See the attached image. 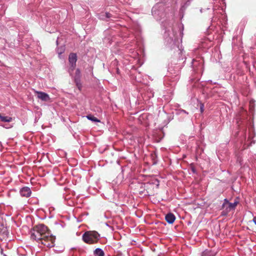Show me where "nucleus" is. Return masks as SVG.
I'll use <instances>...</instances> for the list:
<instances>
[{
    "mask_svg": "<svg viewBox=\"0 0 256 256\" xmlns=\"http://www.w3.org/2000/svg\"><path fill=\"white\" fill-rule=\"evenodd\" d=\"M20 194L22 196H25L28 198L30 196L32 192L30 189L28 187L26 186L22 188L20 190Z\"/></svg>",
    "mask_w": 256,
    "mask_h": 256,
    "instance_id": "423d86ee",
    "label": "nucleus"
},
{
    "mask_svg": "<svg viewBox=\"0 0 256 256\" xmlns=\"http://www.w3.org/2000/svg\"><path fill=\"white\" fill-rule=\"evenodd\" d=\"M86 118L88 120H90L94 122H100V120H98L96 117L94 116L93 115L88 114L86 116Z\"/></svg>",
    "mask_w": 256,
    "mask_h": 256,
    "instance_id": "9d476101",
    "label": "nucleus"
},
{
    "mask_svg": "<svg viewBox=\"0 0 256 256\" xmlns=\"http://www.w3.org/2000/svg\"><path fill=\"white\" fill-rule=\"evenodd\" d=\"M200 111L202 112H203V111L204 110V104H202L201 106H200Z\"/></svg>",
    "mask_w": 256,
    "mask_h": 256,
    "instance_id": "9b49d317",
    "label": "nucleus"
},
{
    "mask_svg": "<svg viewBox=\"0 0 256 256\" xmlns=\"http://www.w3.org/2000/svg\"><path fill=\"white\" fill-rule=\"evenodd\" d=\"M238 204V202L236 201L234 202V203H231L228 202L226 199H225L222 204V208L224 210L223 212H224V214H226L231 210H234Z\"/></svg>",
    "mask_w": 256,
    "mask_h": 256,
    "instance_id": "7ed1b4c3",
    "label": "nucleus"
},
{
    "mask_svg": "<svg viewBox=\"0 0 256 256\" xmlns=\"http://www.w3.org/2000/svg\"><path fill=\"white\" fill-rule=\"evenodd\" d=\"M253 220L255 224H256V217H254L253 218V220Z\"/></svg>",
    "mask_w": 256,
    "mask_h": 256,
    "instance_id": "4468645a",
    "label": "nucleus"
},
{
    "mask_svg": "<svg viewBox=\"0 0 256 256\" xmlns=\"http://www.w3.org/2000/svg\"><path fill=\"white\" fill-rule=\"evenodd\" d=\"M76 86L78 87V89L80 90L81 88V84H79L78 82H76Z\"/></svg>",
    "mask_w": 256,
    "mask_h": 256,
    "instance_id": "ddd939ff",
    "label": "nucleus"
},
{
    "mask_svg": "<svg viewBox=\"0 0 256 256\" xmlns=\"http://www.w3.org/2000/svg\"><path fill=\"white\" fill-rule=\"evenodd\" d=\"M36 93L38 94V98L43 101L48 102L50 100L49 96L44 92L36 91Z\"/></svg>",
    "mask_w": 256,
    "mask_h": 256,
    "instance_id": "39448f33",
    "label": "nucleus"
},
{
    "mask_svg": "<svg viewBox=\"0 0 256 256\" xmlns=\"http://www.w3.org/2000/svg\"><path fill=\"white\" fill-rule=\"evenodd\" d=\"M94 254L95 256H104V252L100 248H96L94 252Z\"/></svg>",
    "mask_w": 256,
    "mask_h": 256,
    "instance_id": "1a4fd4ad",
    "label": "nucleus"
},
{
    "mask_svg": "<svg viewBox=\"0 0 256 256\" xmlns=\"http://www.w3.org/2000/svg\"><path fill=\"white\" fill-rule=\"evenodd\" d=\"M68 61L70 65V70L73 71L76 66V62L77 61V56L75 53H70L68 57Z\"/></svg>",
    "mask_w": 256,
    "mask_h": 256,
    "instance_id": "20e7f679",
    "label": "nucleus"
},
{
    "mask_svg": "<svg viewBox=\"0 0 256 256\" xmlns=\"http://www.w3.org/2000/svg\"><path fill=\"white\" fill-rule=\"evenodd\" d=\"M166 220L169 224H172L175 220L176 217L172 213L168 214L165 217Z\"/></svg>",
    "mask_w": 256,
    "mask_h": 256,
    "instance_id": "0eeeda50",
    "label": "nucleus"
},
{
    "mask_svg": "<svg viewBox=\"0 0 256 256\" xmlns=\"http://www.w3.org/2000/svg\"><path fill=\"white\" fill-rule=\"evenodd\" d=\"M117 73H119V69L118 68H117Z\"/></svg>",
    "mask_w": 256,
    "mask_h": 256,
    "instance_id": "2eb2a0df",
    "label": "nucleus"
},
{
    "mask_svg": "<svg viewBox=\"0 0 256 256\" xmlns=\"http://www.w3.org/2000/svg\"><path fill=\"white\" fill-rule=\"evenodd\" d=\"M30 238L48 248L54 246L56 238L51 234L48 227L43 224L33 228L30 230Z\"/></svg>",
    "mask_w": 256,
    "mask_h": 256,
    "instance_id": "f257e3e1",
    "label": "nucleus"
},
{
    "mask_svg": "<svg viewBox=\"0 0 256 256\" xmlns=\"http://www.w3.org/2000/svg\"><path fill=\"white\" fill-rule=\"evenodd\" d=\"M100 234L96 231H88L83 234L84 241L88 244L96 243L99 240Z\"/></svg>",
    "mask_w": 256,
    "mask_h": 256,
    "instance_id": "f03ea898",
    "label": "nucleus"
},
{
    "mask_svg": "<svg viewBox=\"0 0 256 256\" xmlns=\"http://www.w3.org/2000/svg\"><path fill=\"white\" fill-rule=\"evenodd\" d=\"M0 120L3 122H10L12 121V117L8 116H2L0 114Z\"/></svg>",
    "mask_w": 256,
    "mask_h": 256,
    "instance_id": "6e6552de",
    "label": "nucleus"
},
{
    "mask_svg": "<svg viewBox=\"0 0 256 256\" xmlns=\"http://www.w3.org/2000/svg\"><path fill=\"white\" fill-rule=\"evenodd\" d=\"M106 17L108 18H110L111 17V14H110V13H106Z\"/></svg>",
    "mask_w": 256,
    "mask_h": 256,
    "instance_id": "f8f14e48",
    "label": "nucleus"
}]
</instances>
